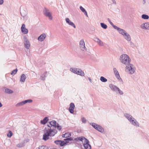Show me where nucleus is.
Masks as SVG:
<instances>
[{
	"instance_id": "nucleus-58",
	"label": "nucleus",
	"mask_w": 149,
	"mask_h": 149,
	"mask_svg": "<svg viewBox=\"0 0 149 149\" xmlns=\"http://www.w3.org/2000/svg\"><path fill=\"white\" fill-rule=\"evenodd\" d=\"M2 106V104L0 102V107H1Z\"/></svg>"
},
{
	"instance_id": "nucleus-39",
	"label": "nucleus",
	"mask_w": 149,
	"mask_h": 149,
	"mask_svg": "<svg viewBox=\"0 0 149 149\" xmlns=\"http://www.w3.org/2000/svg\"><path fill=\"white\" fill-rule=\"evenodd\" d=\"M55 128H57L58 130L59 131H60L62 128V127L60 126L58 123L57 124Z\"/></svg>"
},
{
	"instance_id": "nucleus-27",
	"label": "nucleus",
	"mask_w": 149,
	"mask_h": 149,
	"mask_svg": "<svg viewBox=\"0 0 149 149\" xmlns=\"http://www.w3.org/2000/svg\"><path fill=\"white\" fill-rule=\"evenodd\" d=\"M26 77L25 75L24 74H22L21 76L20 81L21 82H24L25 80Z\"/></svg>"
},
{
	"instance_id": "nucleus-10",
	"label": "nucleus",
	"mask_w": 149,
	"mask_h": 149,
	"mask_svg": "<svg viewBox=\"0 0 149 149\" xmlns=\"http://www.w3.org/2000/svg\"><path fill=\"white\" fill-rule=\"evenodd\" d=\"M117 29L119 33L121 34L123 36H124V35L126 33V32L124 29H120L117 26H116V28L115 29Z\"/></svg>"
},
{
	"instance_id": "nucleus-45",
	"label": "nucleus",
	"mask_w": 149,
	"mask_h": 149,
	"mask_svg": "<svg viewBox=\"0 0 149 149\" xmlns=\"http://www.w3.org/2000/svg\"><path fill=\"white\" fill-rule=\"evenodd\" d=\"M70 25L71 26H72L74 28H76V26L71 21L69 24H68Z\"/></svg>"
},
{
	"instance_id": "nucleus-17",
	"label": "nucleus",
	"mask_w": 149,
	"mask_h": 149,
	"mask_svg": "<svg viewBox=\"0 0 149 149\" xmlns=\"http://www.w3.org/2000/svg\"><path fill=\"white\" fill-rule=\"evenodd\" d=\"M76 74L80 75L81 76H83L84 75V73L81 69L77 68Z\"/></svg>"
},
{
	"instance_id": "nucleus-5",
	"label": "nucleus",
	"mask_w": 149,
	"mask_h": 149,
	"mask_svg": "<svg viewBox=\"0 0 149 149\" xmlns=\"http://www.w3.org/2000/svg\"><path fill=\"white\" fill-rule=\"evenodd\" d=\"M43 14L45 16L48 17L49 19L52 20V14L51 13L49 12V9L45 8L43 10Z\"/></svg>"
},
{
	"instance_id": "nucleus-53",
	"label": "nucleus",
	"mask_w": 149,
	"mask_h": 149,
	"mask_svg": "<svg viewBox=\"0 0 149 149\" xmlns=\"http://www.w3.org/2000/svg\"><path fill=\"white\" fill-rule=\"evenodd\" d=\"M24 41H26V40H28L26 36L24 37Z\"/></svg>"
},
{
	"instance_id": "nucleus-16",
	"label": "nucleus",
	"mask_w": 149,
	"mask_h": 149,
	"mask_svg": "<svg viewBox=\"0 0 149 149\" xmlns=\"http://www.w3.org/2000/svg\"><path fill=\"white\" fill-rule=\"evenodd\" d=\"M86 139H87L84 136H81L75 138L74 140L77 141H81L83 142L85 141Z\"/></svg>"
},
{
	"instance_id": "nucleus-47",
	"label": "nucleus",
	"mask_w": 149,
	"mask_h": 149,
	"mask_svg": "<svg viewBox=\"0 0 149 149\" xmlns=\"http://www.w3.org/2000/svg\"><path fill=\"white\" fill-rule=\"evenodd\" d=\"M80 9L83 13H84L86 11L85 9L81 6L80 7Z\"/></svg>"
},
{
	"instance_id": "nucleus-3",
	"label": "nucleus",
	"mask_w": 149,
	"mask_h": 149,
	"mask_svg": "<svg viewBox=\"0 0 149 149\" xmlns=\"http://www.w3.org/2000/svg\"><path fill=\"white\" fill-rule=\"evenodd\" d=\"M127 65L125 67L126 71L128 72L130 74L134 73L136 70V68L134 65L130 63Z\"/></svg>"
},
{
	"instance_id": "nucleus-25",
	"label": "nucleus",
	"mask_w": 149,
	"mask_h": 149,
	"mask_svg": "<svg viewBox=\"0 0 149 149\" xmlns=\"http://www.w3.org/2000/svg\"><path fill=\"white\" fill-rule=\"evenodd\" d=\"M20 14L22 17H24L26 15L27 13L26 10H23L20 11Z\"/></svg>"
},
{
	"instance_id": "nucleus-12",
	"label": "nucleus",
	"mask_w": 149,
	"mask_h": 149,
	"mask_svg": "<svg viewBox=\"0 0 149 149\" xmlns=\"http://www.w3.org/2000/svg\"><path fill=\"white\" fill-rule=\"evenodd\" d=\"M22 32L24 34H27L28 33V30L25 28L24 24H23L21 27Z\"/></svg>"
},
{
	"instance_id": "nucleus-35",
	"label": "nucleus",
	"mask_w": 149,
	"mask_h": 149,
	"mask_svg": "<svg viewBox=\"0 0 149 149\" xmlns=\"http://www.w3.org/2000/svg\"><path fill=\"white\" fill-rule=\"evenodd\" d=\"M107 20L110 23V24L115 29L116 26H117L113 24V23L110 20V19L109 18H107Z\"/></svg>"
},
{
	"instance_id": "nucleus-48",
	"label": "nucleus",
	"mask_w": 149,
	"mask_h": 149,
	"mask_svg": "<svg viewBox=\"0 0 149 149\" xmlns=\"http://www.w3.org/2000/svg\"><path fill=\"white\" fill-rule=\"evenodd\" d=\"M60 140H56L55 141H54V142L56 145H58V144H59L60 145Z\"/></svg>"
},
{
	"instance_id": "nucleus-20",
	"label": "nucleus",
	"mask_w": 149,
	"mask_h": 149,
	"mask_svg": "<svg viewBox=\"0 0 149 149\" xmlns=\"http://www.w3.org/2000/svg\"><path fill=\"white\" fill-rule=\"evenodd\" d=\"M24 44L25 47L27 49H29L30 47V45L29 40H26L24 41Z\"/></svg>"
},
{
	"instance_id": "nucleus-31",
	"label": "nucleus",
	"mask_w": 149,
	"mask_h": 149,
	"mask_svg": "<svg viewBox=\"0 0 149 149\" xmlns=\"http://www.w3.org/2000/svg\"><path fill=\"white\" fill-rule=\"evenodd\" d=\"M141 18L144 19H149V17L148 15L143 14L142 15Z\"/></svg>"
},
{
	"instance_id": "nucleus-55",
	"label": "nucleus",
	"mask_w": 149,
	"mask_h": 149,
	"mask_svg": "<svg viewBox=\"0 0 149 149\" xmlns=\"http://www.w3.org/2000/svg\"><path fill=\"white\" fill-rule=\"evenodd\" d=\"M47 126L49 127L50 128H51L52 127L51 126H50V124H49V122L48 123H47Z\"/></svg>"
},
{
	"instance_id": "nucleus-15",
	"label": "nucleus",
	"mask_w": 149,
	"mask_h": 149,
	"mask_svg": "<svg viewBox=\"0 0 149 149\" xmlns=\"http://www.w3.org/2000/svg\"><path fill=\"white\" fill-rule=\"evenodd\" d=\"M48 130L49 131L51 132V134L52 136H54L57 132V131L56 129H52L51 128H48Z\"/></svg>"
},
{
	"instance_id": "nucleus-38",
	"label": "nucleus",
	"mask_w": 149,
	"mask_h": 149,
	"mask_svg": "<svg viewBox=\"0 0 149 149\" xmlns=\"http://www.w3.org/2000/svg\"><path fill=\"white\" fill-rule=\"evenodd\" d=\"M17 70H18L17 68L15 69L12 71V72L11 73V74L12 75H14L17 73Z\"/></svg>"
},
{
	"instance_id": "nucleus-32",
	"label": "nucleus",
	"mask_w": 149,
	"mask_h": 149,
	"mask_svg": "<svg viewBox=\"0 0 149 149\" xmlns=\"http://www.w3.org/2000/svg\"><path fill=\"white\" fill-rule=\"evenodd\" d=\"M100 24L101 27L103 29H107V26L104 23H101Z\"/></svg>"
},
{
	"instance_id": "nucleus-2",
	"label": "nucleus",
	"mask_w": 149,
	"mask_h": 149,
	"mask_svg": "<svg viewBox=\"0 0 149 149\" xmlns=\"http://www.w3.org/2000/svg\"><path fill=\"white\" fill-rule=\"evenodd\" d=\"M120 60L123 64L127 65L131 61L129 56L126 54H123L120 57Z\"/></svg>"
},
{
	"instance_id": "nucleus-51",
	"label": "nucleus",
	"mask_w": 149,
	"mask_h": 149,
	"mask_svg": "<svg viewBox=\"0 0 149 149\" xmlns=\"http://www.w3.org/2000/svg\"><path fill=\"white\" fill-rule=\"evenodd\" d=\"M129 41V43H130V46H131V47H132L134 45L133 43L131 41Z\"/></svg>"
},
{
	"instance_id": "nucleus-44",
	"label": "nucleus",
	"mask_w": 149,
	"mask_h": 149,
	"mask_svg": "<svg viewBox=\"0 0 149 149\" xmlns=\"http://www.w3.org/2000/svg\"><path fill=\"white\" fill-rule=\"evenodd\" d=\"M70 25L71 26H72L74 28H76V26L71 21L69 24H68Z\"/></svg>"
},
{
	"instance_id": "nucleus-29",
	"label": "nucleus",
	"mask_w": 149,
	"mask_h": 149,
	"mask_svg": "<svg viewBox=\"0 0 149 149\" xmlns=\"http://www.w3.org/2000/svg\"><path fill=\"white\" fill-rule=\"evenodd\" d=\"M47 73V72H45L41 75L40 77L41 79L42 80H45V78L47 77L46 74Z\"/></svg>"
},
{
	"instance_id": "nucleus-42",
	"label": "nucleus",
	"mask_w": 149,
	"mask_h": 149,
	"mask_svg": "<svg viewBox=\"0 0 149 149\" xmlns=\"http://www.w3.org/2000/svg\"><path fill=\"white\" fill-rule=\"evenodd\" d=\"M39 149H49V148L47 146H40Z\"/></svg>"
},
{
	"instance_id": "nucleus-60",
	"label": "nucleus",
	"mask_w": 149,
	"mask_h": 149,
	"mask_svg": "<svg viewBox=\"0 0 149 149\" xmlns=\"http://www.w3.org/2000/svg\"><path fill=\"white\" fill-rule=\"evenodd\" d=\"M0 15H1V14H0Z\"/></svg>"
},
{
	"instance_id": "nucleus-57",
	"label": "nucleus",
	"mask_w": 149,
	"mask_h": 149,
	"mask_svg": "<svg viewBox=\"0 0 149 149\" xmlns=\"http://www.w3.org/2000/svg\"><path fill=\"white\" fill-rule=\"evenodd\" d=\"M88 79L89 80L90 82L91 83H92V80H91V79L90 77H88Z\"/></svg>"
},
{
	"instance_id": "nucleus-28",
	"label": "nucleus",
	"mask_w": 149,
	"mask_h": 149,
	"mask_svg": "<svg viewBox=\"0 0 149 149\" xmlns=\"http://www.w3.org/2000/svg\"><path fill=\"white\" fill-rule=\"evenodd\" d=\"M71 136V134L70 133L67 132L65 133L64 134H63L62 135V137L63 138H66L69 137Z\"/></svg>"
},
{
	"instance_id": "nucleus-49",
	"label": "nucleus",
	"mask_w": 149,
	"mask_h": 149,
	"mask_svg": "<svg viewBox=\"0 0 149 149\" xmlns=\"http://www.w3.org/2000/svg\"><path fill=\"white\" fill-rule=\"evenodd\" d=\"M23 143H19L17 145V147L18 148H22L23 146Z\"/></svg>"
},
{
	"instance_id": "nucleus-26",
	"label": "nucleus",
	"mask_w": 149,
	"mask_h": 149,
	"mask_svg": "<svg viewBox=\"0 0 149 149\" xmlns=\"http://www.w3.org/2000/svg\"><path fill=\"white\" fill-rule=\"evenodd\" d=\"M5 92L6 93L11 94L13 93V91L10 89L7 88L6 87H5Z\"/></svg>"
},
{
	"instance_id": "nucleus-50",
	"label": "nucleus",
	"mask_w": 149,
	"mask_h": 149,
	"mask_svg": "<svg viewBox=\"0 0 149 149\" xmlns=\"http://www.w3.org/2000/svg\"><path fill=\"white\" fill-rule=\"evenodd\" d=\"M65 21L66 22V23L68 24H69V23L71 22V21L68 18H67L65 19Z\"/></svg>"
},
{
	"instance_id": "nucleus-34",
	"label": "nucleus",
	"mask_w": 149,
	"mask_h": 149,
	"mask_svg": "<svg viewBox=\"0 0 149 149\" xmlns=\"http://www.w3.org/2000/svg\"><path fill=\"white\" fill-rule=\"evenodd\" d=\"M90 124L91 125L95 130L96 129V127H97L98 125L97 124L95 123H90Z\"/></svg>"
},
{
	"instance_id": "nucleus-6",
	"label": "nucleus",
	"mask_w": 149,
	"mask_h": 149,
	"mask_svg": "<svg viewBox=\"0 0 149 149\" xmlns=\"http://www.w3.org/2000/svg\"><path fill=\"white\" fill-rule=\"evenodd\" d=\"M84 142L83 145L85 148V149H91V146L89 144V141L87 139H86L85 141H84Z\"/></svg>"
},
{
	"instance_id": "nucleus-43",
	"label": "nucleus",
	"mask_w": 149,
	"mask_h": 149,
	"mask_svg": "<svg viewBox=\"0 0 149 149\" xmlns=\"http://www.w3.org/2000/svg\"><path fill=\"white\" fill-rule=\"evenodd\" d=\"M13 134L12 132L10 130L8 132V133L7 134V136L8 137H10L12 136Z\"/></svg>"
},
{
	"instance_id": "nucleus-23",
	"label": "nucleus",
	"mask_w": 149,
	"mask_h": 149,
	"mask_svg": "<svg viewBox=\"0 0 149 149\" xmlns=\"http://www.w3.org/2000/svg\"><path fill=\"white\" fill-rule=\"evenodd\" d=\"M96 128V130L102 133L104 131V129L99 125H98L97 127Z\"/></svg>"
},
{
	"instance_id": "nucleus-4",
	"label": "nucleus",
	"mask_w": 149,
	"mask_h": 149,
	"mask_svg": "<svg viewBox=\"0 0 149 149\" xmlns=\"http://www.w3.org/2000/svg\"><path fill=\"white\" fill-rule=\"evenodd\" d=\"M51 132L49 131L47 129L46 130V132H45L43 136L42 139L44 141H47L49 139V136H52L51 134Z\"/></svg>"
},
{
	"instance_id": "nucleus-36",
	"label": "nucleus",
	"mask_w": 149,
	"mask_h": 149,
	"mask_svg": "<svg viewBox=\"0 0 149 149\" xmlns=\"http://www.w3.org/2000/svg\"><path fill=\"white\" fill-rule=\"evenodd\" d=\"M25 104L24 102L23 101L17 104L16 106L17 107L20 106L24 105Z\"/></svg>"
},
{
	"instance_id": "nucleus-37",
	"label": "nucleus",
	"mask_w": 149,
	"mask_h": 149,
	"mask_svg": "<svg viewBox=\"0 0 149 149\" xmlns=\"http://www.w3.org/2000/svg\"><path fill=\"white\" fill-rule=\"evenodd\" d=\"M116 92L119 93L120 95H123V92L121 91L119 88Z\"/></svg>"
},
{
	"instance_id": "nucleus-13",
	"label": "nucleus",
	"mask_w": 149,
	"mask_h": 149,
	"mask_svg": "<svg viewBox=\"0 0 149 149\" xmlns=\"http://www.w3.org/2000/svg\"><path fill=\"white\" fill-rule=\"evenodd\" d=\"M46 37V35L45 33H42L38 38V40L40 41H43Z\"/></svg>"
},
{
	"instance_id": "nucleus-22",
	"label": "nucleus",
	"mask_w": 149,
	"mask_h": 149,
	"mask_svg": "<svg viewBox=\"0 0 149 149\" xmlns=\"http://www.w3.org/2000/svg\"><path fill=\"white\" fill-rule=\"evenodd\" d=\"M49 120V119L47 117H45L42 120H41V123L43 125H45L47 123Z\"/></svg>"
},
{
	"instance_id": "nucleus-21",
	"label": "nucleus",
	"mask_w": 149,
	"mask_h": 149,
	"mask_svg": "<svg viewBox=\"0 0 149 149\" xmlns=\"http://www.w3.org/2000/svg\"><path fill=\"white\" fill-rule=\"evenodd\" d=\"M49 124L51 127H55L58 123H57L54 120H53L49 122Z\"/></svg>"
},
{
	"instance_id": "nucleus-14",
	"label": "nucleus",
	"mask_w": 149,
	"mask_h": 149,
	"mask_svg": "<svg viewBox=\"0 0 149 149\" xmlns=\"http://www.w3.org/2000/svg\"><path fill=\"white\" fill-rule=\"evenodd\" d=\"M109 87L111 90L115 91L116 92L118 88L116 86L112 84H110L109 85Z\"/></svg>"
},
{
	"instance_id": "nucleus-30",
	"label": "nucleus",
	"mask_w": 149,
	"mask_h": 149,
	"mask_svg": "<svg viewBox=\"0 0 149 149\" xmlns=\"http://www.w3.org/2000/svg\"><path fill=\"white\" fill-rule=\"evenodd\" d=\"M77 68H70V70L72 72L76 74V73H77Z\"/></svg>"
},
{
	"instance_id": "nucleus-33",
	"label": "nucleus",
	"mask_w": 149,
	"mask_h": 149,
	"mask_svg": "<svg viewBox=\"0 0 149 149\" xmlns=\"http://www.w3.org/2000/svg\"><path fill=\"white\" fill-rule=\"evenodd\" d=\"M100 79L101 81L104 82H106L107 81V79L104 78V77L103 76H101L100 77Z\"/></svg>"
},
{
	"instance_id": "nucleus-9",
	"label": "nucleus",
	"mask_w": 149,
	"mask_h": 149,
	"mask_svg": "<svg viewBox=\"0 0 149 149\" xmlns=\"http://www.w3.org/2000/svg\"><path fill=\"white\" fill-rule=\"evenodd\" d=\"M141 27L144 29L149 30V22L142 24L141 25Z\"/></svg>"
},
{
	"instance_id": "nucleus-24",
	"label": "nucleus",
	"mask_w": 149,
	"mask_h": 149,
	"mask_svg": "<svg viewBox=\"0 0 149 149\" xmlns=\"http://www.w3.org/2000/svg\"><path fill=\"white\" fill-rule=\"evenodd\" d=\"M65 141L60 140V146L61 147H62L65 145H66L67 143H69V141Z\"/></svg>"
},
{
	"instance_id": "nucleus-1",
	"label": "nucleus",
	"mask_w": 149,
	"mask_h": 149,
	"mask_svg": "<svg viewBox=\"0 0 149 149\" xmlns=\"http://www.w3.org/2000/svg\"><path fill=\"white\" fill-rule=\"evenodd\" d=\"M124 116L128 120L131 124L136 126H139V123L129 113H125L124 114Z\"/></svg>"
},
{
	"instance_id": "nucleus-11",
	"label": "nucleus",
	"mask_w": 149,
	"mask_h": 149,
	"mask_svg": "<svg viewBox=\"0 0 149 149\" xmlns=\"http://www.w3.org/2000/svg\"><path fill=\"white\" fill-rule=\"evenodd\" d=\"M74 107L75 105L72 102L70 103V107L69 108V110L70 113H73Z\"/></svg>"
},
{
	"instance_id": "nucleus-52",
	"label": "nucleus",
	"mask_w": 149,
	"mask_h": 149,
	"mask_svg": "<svg viewBox=\"0 0 149 149\" xmlns=\"http://www.w3.org/2000/svg\"><path fill=\"white\" fill-rule=\"evenodd\" d=\"M3 2L4 1L3 0H0V5L2 4Z\"/></svg>"
},
{
	"instance_id": "nucleus-46",
	"label": "nucleus",
	"mask_w": 149,
	"mask_h": 149,
	"mask_svg": "<svg viewBox=\"0 0 149 149\" xmlns=\"http://www.w3.org/2000/svg\"><path fill=\"white\" fill-rule=\"evenodd\" d=\"M81 120L83 123H86V120L84 117H82L81 118Z\"/></svg>"
},
{
	"instance_id": "nucleus-40",
	"label": "nucleus",
	"mask_w": 149,
	"mask_h": 149,
	"mask_svg": "<svg viewBox=\"0 0 149 149\" xmlns=\"http://www.w3.org/2000/svg\"><path fill=\"white\" fill-rule=\"evenodd\" d=\"M64 140L65 141H71L73 140V138H72L71 137H67V138H66L65 139H64Z\"/></svg>"
},
{
	"instance_id": "nucleus-18",
	"label": "nucleus",
	"mask_w": 149,
	"mask_h": 149,
	"mask_svg": "<svg viewBox=\"0 0 149 149\" xmlns=\"http://www.w3.org/2000/svg\"><path fill=\"white\" fill-rule=\"evenodd\" d=\"M94 41L97 42L100 46H103V42L101 41L99 38H95Z\"/></svg>"
},
{
	"instance_id": "nucleus-54",
	"label": "nucleus",
	"mask_w": 149,
	"mask_h": 149,
	"mask_svg": "<svg viewBox=\"0 0 149 149\" xmlns=\"http://www.w3.org/2000/svg\"><path fill=\"white\" fill-rule=\"evenodd\" d=\"M84 13V15H85L86 16H87V17H88V15H87V12L86 11H85Z\"/></svg>"
},
{
	"instance_id": "nucleus-8",
	"label": "nucleus",
	"mask_w": 149,
	"mask_h": 149,
	"mask_svg": "<svg viewBox=\"0 0 149 149\" xmlns=\"http://www.w3.org/2000/svg\"><path fill=\"white\" fill-rule=\"evenodd\" d=\"M113 71L114 73L115 74L116 77L117 79H118L119 80H121V81H122V79L120 77L118 71L116 69V68H113Z\"/></svg>"
},
{
	"instance_id": "nucleus-59",
	"label": "nucleus",
	"mask_w": 149,
	"mask_h": 149,
	"mask_svg": "<svg viewBox=\"0 0 149 149\" xmlns=\"http://www.w3.org/2000/svg\"><path fill=\"white\" fill-rule=\"evenodd\" d=\"M143 4H144L146 3V0H143Z\"/></svg>"
},
{
	"instance_id": "nucleus-41",
	"label": "nucleus",
	"mask_w": 149,
	"mask_h": 149,
	"mask_svg": "<svg viewBox=\"0 0 149 149\" xmlns=\"http://www.w3.org/2000/svg\"><path fill=\"white\" fill-rule=\"evenodd\" d=\"M24 102L25 104L27 103H30L32 102H33V100L31 99H28L24 101Z\"/></svg>"
},
{
	"instance_id": "nucleus-7",
	"label": "nucleus",
	"mask_w": 149,
	"mask_h": 149,
	"mask_svg": "<svg viewBox=\"0 0 149 149\" xmlns=\"http://www.w3.org/2000/svg\"><path fill=\"white\" fill-rule=\"evenodd\" d=\"M79 45L81 49L83 51L86 50V48L85 46V43L83 40H81L79 42Z\"/></svg>"
},
{
	"instance_id": "nucleus-56",
	"label": "nucleus",
	"mask_w": 149,
	"mask_h": 149,
	"mask_svg": "<svg viewBox=\"0 0 149 149\" xmlns=\"http://www.w3.org/2000/svg\"><path fill=\"white\" fill-rule=\"evenodd\" d=\"M112 1V2L113 3L116 4V2L115 0H111Z\"/></svg>"
},
{
	"instance_id": "nucleus-19",
	"label": "nucleus",
	"mask_w": 149,
	"mask_h": 149,
	"mask_svg": "<svg viewBox=\"0 0 149 149\" xmlns=\"http://www.w3.org/2000/svg\"><path fill=\"white\" fill-rule=\"evenodd\" d=\"M128 41H130L131 40V38L130 35L127 33H126L123 36Z\"/></svg>"
}]
</instances>
